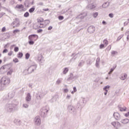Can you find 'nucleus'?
<instances>
[{"instance_id":"nucleus-1","label":"nucleus","mask_w":129,"mask_h":129,"mask_svg":"<svg viewBox=\"0 0 129 129\" xmlns=\"http://www.w3.org/2000/svg\"><path fill=\"white\" fill-rule=\"evenodd\" d=\"M5 111L8 113H12L15 110H18V104L15 103L7 104L5 107Z\"/></svg>"},{"instance_id":"nucleus-2","label":"nucleus","mask_w":129,"mask_h":129,"mask_svg":"<svg viewBox=\"0 0 129 129\" xmlns=\"http://www.w3.org/2000/svg\"><path fill=\"white\" fill-rule=\"evenodd\" d=\"M37 64H34L33 65L30 66L28 69H26L24 71V73L25 74V75H28V74H31L32 72H34L36 69H37Z\"/></svg>"},{"instance_id":"nucleus-3","label":"nucleus","mask_w":129,"mask_h":129,"mask_svg":"<svg viewBox=\"0 0 129 129\" xmlns=\"http://www.w3.org/2000/svg\"><path fill=\"white\" fill-rule=\"evenodd\" d=\"M50 110L49 108V106L46 105L45 107H43L41 109V112L40 113V115L41 117H46L47 116V114H48V112Z\"/></svg>"},{"instance_id":"nucleus-4","label":"nucleus","mask_w":129,"mask_h":129,"mask_svg":"<svg viewBox=\"0 0 129 129\" xmlns=\"http://www.w3.org/2000/svg\"><path fill=\"white\" fill-rule=\"evenodd\" d=\"M47 90H41V91L39 92L37 94L36 98H37V99H41V98H43V97L47 94Z\"/></svg>"},{"instance_id":"nucleus-5","label":"nucleus","mask_w":129,"mask_h":129,"mask_svg":"<svg viewBox=\"0 0 129 129\" xmlns=\"http://www.w3.org/2000/svg\"><path fill=\"white\" fill-rule=\"evenodd\" d=\"M85 98H81L79 101L78 102V108H82L85 105Z\"/></svg>"},{"instance_id":"nucleus-6","label":"nucleus","mask_w":129,"mask_h":129,"mask_svg":"<svg viewBox=\"0 0 129 129\" xmlns=\"http://www.w3.org/2000/svg\"><path fill=\"white\" fill-rule=\"evenodd\" d=\"M1 82H3L4 85H8L10 84L11 80L10 79V78L8 77H3L1 79Z\"/></svg>"},{"instance_id":"nucleus-7","label":"nucleus","mask_w":129,"mask_h":129,"mask_svg":"<svg viewBox=\"0 0 129 129\" xmlns=\"http://www.w3.org/2000/svg\"><path fill=\"white\" fill-rule=\"evenodd\" d=\"M68 110L72 114H76V108L71 105H69L68 107Z\"/></svg>"},{"instance_id":"nucleus-8","label":"nucleus","mask_w":129,"mask_h":129,"mask_svg":"<svg viewBox=\"0 0 129 129\" xmlns=\"http://www.w3.org/2000/svg\"><path fill=\"white\" fill-rule=\"evenodd\" d=\"M21 25L20 20L19 18H15V20L12 23V25L13 26V28H18Z\"/></svg>"},{"instance_id":"nucleus-9","label":"nucleus","mask_w":129,"mask_h":129,"mask_svg":"<svg viewBox=\"0 0 129 129\" xmlns=\"http://www.w3.org/2000/svg\"><path fill=\"white\" fill-rule=\"evenodd\" d=\"M37 60L41 65H43L45 62V60H44V57H43V55H42V54H39L38 55Z\"/></svg>"},{"instance_id":"nucleus-10","label":"nucleus","mask_w":129,"mask_h":129,"mask_svg":"<svg viewBox=\"0 0 129 129\" xmlns=\"http://www.w3.org/2000/svg\"><path fill=\"white\" fill-rule=\"evenodd\" d=\"M12 66H13L12 63H9L8 64H5V65L2 66L0 68V72H1V71H2V70H5L6 69V70H8V69H10L11 68V67H12Z\"/></svg>"},{"instance_id":"nucleus-11","label":"nucleus","mask_w":129,"mask_h":129,"mask_svg":"<svg viewBox=\"0 0 129 129\" xmlns=\"http://www.w3.org/2000/svg\"><path fill=\"white\" fill-rule=\"evenodd\" d=\"M34 122L36 125H40L41 124V119L39 116H37L34 118Z\"/></svg>"},{"instance_id":"nucleus-12","label":"nucleus","mask_w":129,"mask_h":129,"mask_svg":"<svg viewBox=\"0 0 129 129\" xmlns=\"http://www.w3.org/2000/svg\"><path fill=\"white\" fill-rule=\"evenodd\" d=\"M28 39L32 41H37V40H38V36L37 34H31L29 36Z\"/></svg>"},{"instance_id":"nucleus-13","label":"nucleus","mask_w":129,"mask_h":129,"mask_svg":"<svg viewBox=\"0 0 129 129\" xmlns=\"http://www.w3.org/2000/svg\"><path fill=\"white\" fill-rule=\"evenodd\" d=\"M87 31L90 34H92V33H94L95 31V27L93 26H91L88 27Z\"/></svg>"},{"instance_id":"nucleus-14","label":"nucleus","mask_w":129,"mask_h":129,"mask_svg":"<svg viewBox=\"0 0 129 129\" xmlns=\"http://www.w3.org/2000/svg\"><path fill=\"white\" fill-rule=\"evenodd\" d=\"M113 115L116 120H119L120 119V114L118 112H114Z\"/></svg>"},{"instance_id":"nucleus-15","label":"nucleus","mask_w":129,"mask_h":129,"mask_svg":"<svg viewBox=\"0 0 129 129\" xmlns=\"http://www.w3.org/2000/svg\"><path fill=\"white\" fill-rule=\"evenodd\" d=\"M87 8L88 9V10H94L95 8H96V5H95L94 3H92L89 4Z\"/></svg>"},{"instance_id":"nucleus-16","label":"nucleus","mask_w":129,"mask_h":129,"mask_svg":"<svg viewBox=\"0 0 129 129\" xmlns=\"http://www.w3.org/2000/svg\"><path fill=\"white\" fill-rule=\"evenodd\" d=\"M25 100H26L27 102H30V101L32 100V96H31V94L30 93H27Z\"/></svg>"},{"instance_id":"nucleus-17","label":"nucleus","mask_w":129,"mask_h":129,"mask_svg":"<svg viewBox=\"0 0 129 129\" xmlns=\"http://www.w3.org/2000/svg\"><path fill=\"white\" fill-rule=\"evenodd\" d=\"M85 17H86V13H82L77 16V19H81V20H83Z\"/></svg>"},{"instance_id":"nucleus-18","label":"nucleus","mask_w":129,"mask_h":129,"mask_svg":"<svg viewBox=\"0 0 129 129\" xmlns=\"http://www.w3.org/2000/svg\"><path fill=\"white\" fill-rule=\"evenodd\" d=\"M120 122H121V123H123V124H126V123H129V119L128 118L122 119V120H121Z\"/></svg>"},{"instance_id":"nucleus-19","label":"nucleus","mask_w":129,"mask_h":129,"mask_svg":"<svg viewBox=\"0 0 129 129\" xmlns=\"http://www.w3.org/2000/svg\"><path fill=\"white\" fill-rule=\"evenodd\" d=\"M71 80H73V74L72 73L69 76V78L67 79V81H71Z\"/></svg>"},{"instance_id":"nucleus-20","label":"nucleus","mask_w":129,"mask_h":129,"mask_svg":"<svg viewBox=\"0 0 129 129\" xmlns=\"http://www.w3.org/2000/svg\"><path fill=\"white\" fill-rule=\"evenodd\" d=\"M14 123L17 124V125H20L21 123H22V122L18 119H15L14 120Z\"/></svg>"},{"instance_id":"nucleus-21","label":"nucleus","mask_w":129,"mask_h":129,"mask_svg":"<svg viewBox=\"0 0 129 129\" xmlns=\"http://www.w3.org/2000/svg\"><path fill=\"white\" fill-rule=\"evenodd\" d=\"M109 6V3L105 2L104 3L102 7L103 8V9H106V8L108 7Z\"/></svg>"},{"instance_id":"nucleus-22","label":"nucleus","mask_w":129,"mask_h":129,"mask_svg":"<svg viewBox=\"0 0 129 129\" xmlns=\"http://www.w3.org/2000/svg\"><path fill=\"white\" fill-rule=\"evenodd\" d=\"M116 68V64H113L112 68H111L108 73V74H110L112 72H113L114 69Z\"/></svg>"},{"instance_id":"nucleus-23","label":"nucleus","mask_w":129,"mask_h":129,"mask_svg":"<svg viewBox=\"0 0 129 129\" xmlns=\"http://www.w3.org/2000/svg\"><path fill=\"white\" fill-rule=\"evenodd\" d=\"M23 8H24V5H23V4L17 5L15 7L16 9H23Z\"/></svg>"},{"instance_id":"nucleus-24","label":"nucleus","mask_w":129,"mask_h":129,"mask_svg":"<svg viewBox=\"0 0 129 129\" xmlns=\"http://www.w3.org/2000/svg\"><path fill=\"white\" fill-rule=\"evenodd\" d=\"M118 107L120 110V111H125L126 110V108L124 107V108L120 107V106L118 105Z\"/></svg>"},{"instance_id":"nucleus-25","label":"nucleus","mask_w":129,"mask_h":129,"mask_svg":"<svg viewBox=\"0 0 129 129\" xmlns=\"http://www.w3.org/2000/svg\"><path fill=\"white\" fill-rule=\"evenodd\" d=\"M35 6H33L29 9V12L30 13V14H32V13H34V12L35 11Z\"/></svg>"},{"instance_id":"nucleus-26","label":"nucleus","mask_w":129,"mask_h":129,"mask_svg":"<svg viewBox=\"0 0 129 129\" xmlns=\"http://www.w3.org/2000/svg\"><path fill=\"white\" fill-rule=\"evenodd\" d=\"M69 71L68 68H65L62 72L63 74H66Z\"/></svg>"},{"instance_id":"nucleus-27","label":"nucleus","mask_w":129,"mask_h":129,"mask_svg":"<svg viewBox=\"0 0 129 129\" xmlns=\"http://www.w3.org/2000/svg\"><path fill=\"white\" fill-rule=\"evenodd\" d=\"M23 55L24 54H23V52H19V53H18L17 57H18V58H21L23 57Z\"/></svg>"},{"instance_id":"nucleus-28","label":"nucleus","mask_w":129,"mask_h":129,"mask_svg":"<svg viewBox=\"0 0 129 129\" xmlns=\"http://www.w3.org/2000/svg\"><path fill=\"white\" fill-rule=\"evenodd\" d=\"M87 64L88 65H91V64H92V61H91V59L90 58L87 60Z\"/></svg>"},{"instance_id":"nucleus-29","label":"nucleus","mask_w":129,"mask_h":129,"mask_svg":"<svg viewBox=\"0 0 129 129\" xmlns=\"http://www.w3.org/2000/svg\"><path fill=\"white\" fill-rule=\"evenodd\" d=\"M30 53H29L28 52L26 53L25 54V59L26 60H28V59L30 58Z\"/></svg>"},{"instance_id":"nucleus-30","label":"nucleus","mask_w":129,"mask_h":129,"mask_svg":"<svg viewBox=\"0 0 129 129\" xmlns=\"http://www.w3.org/2000/svg\"><path fill=\"white\" fill-rule=\"evenodd\" d=\"M78 54V53L75 54V55H74V57H72V58L71 59V61H75V60L76 59V58H77V54Z\"/></svg>"},{"instance_id":"nucleus-31","label":"nucleus","mask_w":129,"mask_h":129,"mask_svg":"<svg viewBox=\"0 0 129 129\" xmlns=\"http://www.w3.org/2000/svg\"><path fill=\"white\" fill-rule=\"evenodd\" d=\"M29 16H30V14H29V12H26L24 14V17L25 18H28V17H29Z\"/></svg>"},{"instance_id":"nucleus-32","label":"nucleus","mask_w":129,"mask_h":129,"mask_svg":"<svg viewBox=\"0 0 129 129\" xmlns=\"http://www.w3.org/2000/svg\"><path fill=\"white\" fill-rule=\"evenodd\" d=\"M116 125L117 127H120V126H121V124L118 121L116 122Z\"/></svg>"},{"instance_id":"nucleus-33","label":"nucleus","mask_w":129,"mask_h":129,"mask_svg":"<svg viewBox=\"0 0 129 129\" xmlns=\"http://www.w3.org/2000/svg\"><path fill=\"white\" fill-rule=\"evenodd\" d=\"M84 63H85V61L84 60H82L79 63V66H82L84 64Z\"/></svg>"},{"instance_id":"nucleus-34","label":"nucleus","mask_w":129,"mask_h":129,"mask_svg":"<svg viewBox=\"0 0 129 129\" xmlns=\"http://www.w3.org/2000/svg\"><path fill=\"white\" fill-rule=\"evenodd\" d=\"M28 43L29 45H34V44H35V42H34V40H30Z\"/></svg>"},{"instance_id":"nucleus-35","label":"nucleus","mask_w":129,"mask_h":129,"mask_svg":"<svg viewBox=\"0 0 129 129\" xmlns=\"http://www.w3.org/2000/svg\"><path fill=\"white\" fill-rule=\"evenodd\" d=\"M58 20H59V21H62V20H64V17L61 15L58 16Z\"/></svg>"},{"instance_id":"nucleus-36","label":"nucleus","mask_w":129,"mask_h":129,"mask_svg":"<svg viewBox=\"0 0 129 129\" xmlns=\"http://www.w3.org/2000/svg\"><path fill=\"white\" fill-rule=\"evenodd\" d=\"M18 33H20V30L16 29V30L13 31V34H17Z\"/></svg>"},{"instance_id":"nucleus-37","label":"nucleus","mask_w":129,"mask_h":129,"mask_svg":"<svg viewBox=\"0 0 129 129\" xmlns=\"http://www.w3.org/2000/svg\"><path fill=\"white\" fill-rule=\"evenodd\" d=\"M12 74H13V70H11L7 73V75H12Z\"/></svg>"},{"instance_id":"nucleus-38","label":"nucleus","mask_w":129,"mask_h":129,"mask_svg":"<svg viewBox=\"0 0 129 129\" xmlns=\"http://www.w3.org/2000/svg\"><path fill=\"white\" fill-rule=\"evenodd\" d=\"M13 62H14V63H18L19 62V59H18L17 58H15L13 59Z\"/></svg>"},{"instance_id":"nucleus-39","label":"nucleus","mask_w":129,"mask_h":129,"mask_svg":"<svg viewBox=\"0 0 129 129\" xmlns=\"http://www.w3.org/2000/svg\"><path fill=\"white\" fill-rule=\"evenodd\" d=\"M81 29H79L78 28H76L74 31V34H76V33H78Z\"/></svg>"},{"instance_id":"nucleus-40","label":"nucleus","mask_w":129,"mask_h":129,"mask_svg":"<svg viewBox=\"0 0 129 129\" xmlns=\"http://www.w3.org/2000/svg\"><path fill=\"white\" fill-rule=\"evenodd\" d=\"M111 124H112V125H113V126H114V127H115L116 126V121H113L111 123Z\"/></svg>"},{"instance_id":"nucleus-41","label":"nucleus","mask_w":129,"mask_h":129,"mask_svg":"<svg viewBox=\"0 0 129 129\" xmlns=\"http://www.w3.org/2000/svg\"><path fill=\"white\" fill-rule=\"evenodd\" d=\"M97 16H98V13H97V12H95L93 14V16L94 17V18H96V17H97Z\"/></svg>"},{"instance_id":"nucleus-42","label":"nucleus","mask_w":129,"mask_h":129,"mask_svg":"<svg viewBox=\"0 0 129 129\" xmlns=\"http://www.w3.org/2000/svg\"><path fill=\"white\" fill-rule=\"evenodd\" d=\"M23 106L25 108H28V107H29V105H28V104L24 103L23 104Z\"/></svg>"},{"instance_id":"nucleus-43","label":"nucleus","mask_w":129,"mask_h":129,"mask_svg":"<svg viewBox=\"0 0 129 129\" xmlns=\"http://www.w3.org/2000/svg\"><path fill=\"white\" fill-rule=\"evenodd\" d=\"M127 76V74H124L123 76L121 77L122 78V80H124V79H125V78H126Z\"/></svg>"},{"instance_id":"nucleus-44","label":"nucleus","mask_w":129,"mask_h":129,"mask_svg":"<svg viewBox=\"0 0 129 129\" xmlns=\"http://www.w3.org/2000/svg\"><path fill=\"white\" fill-rule=\"evenodd\" d=\"M109 87H110V86L107 85L103 88V90H107V89L109 88Z\"/></svg>"},{"instance_id":"nucleus-45","label":"nucleus","mask_w":129,"mask_h":129,"mask_svg":"<svg viewBox=\"0 0 129 129\" xmlns=\"http://www.w3.org/2000/svg\"><path fill=\"white\" fill-rule=\"evenodd\" d=\"M45 25H49V24H50V20H45Z\"/></svg>"},{"instance_id":"nucleus-46","label":"nucleus","mask_w":129,"mask_h":129,"mask_svg":"<svg viewBox=\"0 0 129 129\" xmlns=\"http://www.w3.org/2000/svg\"><path fill=\"white\" fill-rule=\"evenodd\" d=\"M14 51H15V52H18L19 51V47H18V46L15 47Z\"/></svg>"},{"instance_id":"nucleus-47","label":"nucleus","mask_w":129,"mask_h":129,"mask_svg":"<svg viewBox=\"0 0 129 129\" xmlns=\"http://www.w3.org/2000/svg\"><path fill=\"white\" fill-rule=\"evenodd\" d=\"M61 83V80H60V79H58L56 82V84H60V83Z\"/></svg>"},{"instance_id":"nucleus-48","label":"nucleus","mask_w":129,"mask_h":129,"mask_svg":"<svg viewBox=\"0 0 129 129\" xmlns=\"http://www.w3.org/2000/svg\"><path fill=\"white\" fill-rule=\"evenodd\" d=\"M111 54H112V55H115V54H117V51L112 50L111 52Z\"/></svg>"},{"instance_id":"nucleus-49","label":"nucleus","mask_w":129,"mask_h":129,"mask_svg":"<svg viewBox=\"0 0 129 129\" xmlns=\"http://www.w3.org/2000/svg\"><path fill=\"white\" fill-rule=\"evenodd\" d=\"M103 42H104V44H105V45L108 44V41H107V40L105 39V40H104Z\"/></svg>"},{"instance_id":"nucleus-50","label":"nucleus","mask_w":129,"mask_h":129,"mask_svg":"<svg viewBox=\"0 0 129 129\" xmlns=\"http://www.w3.org/2000/svg\"><path fill=\"white\" fill-rule=\"evenodd\" d=\"M123 37V35L119 36L117 39V41H119V40H120V39H121Z\"/></svg>"},{"instance_id":"nucleus-51","label":"nucleus","mask_w":129,"mask_h":129,"mask_svg":"<svg viewBox=\"0 0 129 129\" xmlns=\"http://www.w3.org/2000/svg\"><path fill=\"white\" fill-rule=\"evenodd\" d=\"M109 17L111 18H113V14L112 13L109 14Z\"/></svg>"},{"instance_id":"nucleus-52","label":"nucleus","mask_w":129,"mask_h":129,"mask_svg":"<svg viewBox=\"0 0 129 129\" xmlns=\"http://www.w3.org/2000/svg\"><path fill=\"white\" fill-rule=\"evenodd\" d=\"M43 21H44L43 19H42V20H40V19H37L38 23H42Z\"/></svg>"},{"instance_id":"nucleus-53","label":"nucleus","mask_w":129,"mask_h":129,"mask_svg":"<svg viewBox=\"0 0 129 129\" xmlns=\"http://www.w3.org/2000/svg\"><path fill=\"white\" fill-rule=\"evenodd\" d=\"M44 3H43V2H40L39 3H38L37 6H43Z\"/></svg>"},{"instance_id":"nucleus-54","label":"nucleus","mask_w":129,"mask_h":129,"mask_svg":"<svg viewBox=\"0 0 129 129\" xmlns=\"http://www.w3.org/2000/svg\"><path fill=\"white\" fill-rule=\"evenodd\" d=\"M63 91L65 93H67V92H68L69 90H68V89H64Z\"/></svg>"},{"instance_id":"nucleus-55","label":"nucleus","mask_w":129,"mask_h":129,"mask_svg":"<svg viewBox=\"0 0 129 129\" xmlns=\"http://www.w3.org/2000/svg\"><path fill=\"white\" fill-rule=\"evenodd\" d=\"M99 62L96 61V67H99Z\"/></svg>"},{"instance_id":"nucleus-56","label":"nucleus","mask_w":129,"mask_h":129,"mask_svg":"<svg viewBox=\"0 0 129 129\" xmlns=\"http://www.w3.org/2000/svg\"><path fill=\"white\" fill-rule=\"evenodd\" d=\"M6 36H7V38H9L10 37V35L9 33H6Z\"/></svg>"},{"instance_id":"nucleus-57","label":"nucleus","mask_w":129,"mask_h":129,"mask_svg":"<svg viewBox=\"0 0 129 129\" xmlns=\"http://www.w3.org/2000/svg\"><path fill=\"white\" fill-rule=\"evenodd\" d=\"M5 13L2 12V13L0 14V19L1 18H2V17L4 16V15H5Z\"/></svg>"},{"instance_id":"nucleus-58","label":"nucleus","mask_w":129,"mask_h":129,"mask_svg":"<svg viewBox=\"0 0 129 129\" xmlns=\"http://www.w3.org/2000/svg\"><path fill=\"white\" fill-rule=\"evenodd\" d=\"M8 55H9V56H12V55H13V51H11L10 52H9L8 53Z\"/></svg>"},{"instance_id":"nucleus-59","label":"nucleus","mask_w":129,"mask_h":129,"mask_svg":"<svg viewBox=\"0 0 129 129\" xmlns=\"http://www.w3.org/2000/svg\"><path fill=\"white\" fill-rule=\"evenodd\" d=\"M104 47V44H102L100 45V49H102V48Z\"/></svg>"},{"instance_id":"nucleus-60","label":"nucleus","mask_w":129,"mask_h":129,"mask_svg":"<svg viewBox=\"0 0 129 129\" xmlns=\"http://www.w3.org/2000/svg\"><path fill=\"white\" fill-rule=\"evenodd\" d=\"M7 52H8V49H5L3 51V53H7Z\"/></svg>"},{"instance_id":"nucleus-61","label":"nucleus","mask_w":129,"mask_h":129,"mask_svg":"<svg viewBox=\"0 0 129 129\" xmlns=\"http://www.w3.org/2000/svg\"><path fill=\"white\" fill-rule=\"evenodd\" d=\"M43 32V29H39L37 30V33H42Z\"/></svg>"},{"instance_id":"nucleus-62","label":"nucleus","mask_w":129,"mask_h":129,"mask_svg":"<svg viewBox=\"0 0 129 129\" xmlns=\"http://www.w3.org/2000/svg\"><path fill=\"white\" fill-rule=\"evenodd\" d=\"M104 90V95H106L107 94V92H108V91L107 90Z\"/></svg>"},{"instance_id":"nucleus-63","label":"nucleus","mask_w":129,"mask_h":129,"mask_svg":"<svg viewBox=\"0 0 129 129\" xmlns=\"http://www.w3.org/2000/svg\"><path fill=\"white\" fill-rule=\"evenodd\" d=\"M2 32H6V27H3Z\"/></svg>"},{"instance_id":"nucleus-64","label":"nucleus","mask_w":129,"mask_h":129,"mask_svg":"<svg viewBox=\"0 0 129 129\" xmlns=\"http://www.w3.org/2000/svg\"><path fill=\"white\" fill-rule=\"evenodd\" d=\"M96 62H99L100 63V58L98 57L96 59Z\"/></svg>"}]
</instances>
